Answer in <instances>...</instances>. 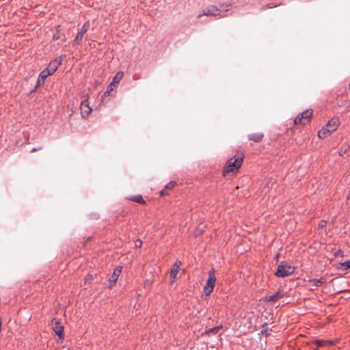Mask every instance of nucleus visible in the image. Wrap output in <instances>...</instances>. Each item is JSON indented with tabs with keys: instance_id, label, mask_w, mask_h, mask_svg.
<instances>
[{
	"instance_id": "1",
	"label": "nucleus",
	"mask_w": 350,
	"mask_h": 350,
	"mask_svg": "<svg viewBox=\"0 0 350 350\" xmlns=\"http://www.w3.org/2000/svg\"><path fill=\"white\" fill-rule=\"evenodd\" d=\"M340 122L338 118H332L327 124L323 126L318 133V136L321 139H325L332 133L335 131L339 126Z\"/></svg>"
},
{
	"instance_id": "2",
	"label": "nucleus",
	"mask_w": 350,
	"mask_h": 350,
	"mask_svg": "<svg viewBox=\"0 0 350 350\" xmlns=\"http://www.w3.org/2000/svg\"><path fill=\"white\" fill-rule=\"evenodd\" d=\"M243 158L237 157L233 160V159H230L227 162V165L224 170V175L225 176L226 173H229L233 172L234 170H237L242 164Z\"/></svg>"
},
{
	"instance_id": "3",
	"label": "nucleus",
	"mask_w": 350,
	"mask_h": 350,
	"mask_svg": "<svg viewBox=\"0 0 350 350\" xmlns=\"http://www.w3.org/2000/svg\"><path fill=\"white\" fill-rule=\"evenodd\" d=\"M216 281V277L215 275V269H211L208 271V279L206 282V284L204 288V293L206 295H209L213 291Z\"/></svg>"
},
{
	"instance_id": "4",
	"label": "nucleus",
	"mask_w": 350,
	"mask_h": 350,
	"mask_svg": "<svg viewBox=\"0 0 350 350\" xmlns=\"http://www.w3.org/2000/svg\"><path fill=\"white\" fill-rule=\"evenodd\" d=\"M295 269L294 267H292V266H290V265H286V264H284V265L281 264V265H278V269H277L275 275L277 277L284 278V277L288 276V275H291L292 273H293L295 271Z\"/></svg>"
},
{
	"instance_id": "5",
	"label": "nucleus",
	"mask_w": 350,
	"mask_h": 350,
	"mask_svg": "<svg viewBox=\"0 0 350 350\" xmlns=\"http://www.w3.org/2000/svg\"><path fill=\"white\" fill-rule=\"evenodd\" d=\"M313 114L312 109H307L302 112L301 114H299L297 118L294 120L295 124H306L310 122V118H312Z\"/></svg>"
},
{
	"instance_id": "6",
	"label": "nucleus",
	"mask_w": 350,
	"mask_h": 350,
	"mask_svg": "<svg viewBox=\"0 0 350 350\" xmlns=\"http://www.w3.org/2000/svg\"><path fill=\"white\" fill-rule=\"evenodd\" d=\"M89 27H90V22L87 21L83 24L81 31L77 33L75 38L74 39V40H73L74 46L79 45L81 44V42L83 40V36L88 31Z\"/></svg>"
},
{
	"instance_id": "7",
	"label": "nucleus",
	"mask_w": 350,
	"mask_h": 350,
	"mask_svg": "<svg viewBox=\"0 0 350 350\" xmlns=\"http://www.w3.org/2000/svg\"><path fill=\"white\" fill-rule=\"evenodd\" d=\"M52 328L55 333L58 336L59 339L62 340L64 338V331L63 325L57 320L52 321Z\"/></svg>"
},
{
	"instance_id": "8",
	"label": "nucleus",
	"mask_w": 350,
	"mask_h": 350,
	"mask_svg": "<svg viewBox=\"0 0 350 350\" xmlns=\"http://www.w3.org/2000/svg\"><path fill=\"white\" fill-rule=\"evenodd\" d=\"M219 10L215 5H209L204 8L202 14H199L197 18H200L202 16H217L219 14Z\"/></svg>"
},
{
	"instance_id": "9",
	"label": "nucleus",
	"mask_w": 350,
	"mask_h": 350,
	"mask_svg": "<svg viewBox=\"0 0 350 350\" xmlns=\"http://www.w3.org/2000/svg\"><path fill=\"white\" fill-rule=\"evenodd\" d=\"M81 116L83 118H88L92 111V108L89 106L88 100H82L80 105Z\"/></svg>"
},
{
	"instance_id": "10",
	"label": "nucleus",
	"mask_w": 350,
	"mask_h": 350,
	"mask_svg": "<svg viewBox=\"0 0 350 350\" xmlns=\"http://www.w3.org/2000/svg\"><path fill=\"white\" fill-rule=\"evenodd\" d=\"M181 265H182V262L180 260H176V262L174 263L173 268L172 269V270L170 271V274L171 284H173L174 282V281L176 278V276L179 272L180 267Z\"/></svg>"
},
{
	"instance_id": "11",
	"label": "nucleus",
	"mask_w": 350,
	"mask_h": 350,
	"mask_svg": "<svg viewBox=\"0 0 350 350\" xmlns=\"http://www.w3.org/2000/svg\"><path fill=\"white\" fill-rule=\"evenodd\" d=\"M122 267L120 266L117 267L112 273V275L109 278V282L110 283L109 287H112L118 280V278L122 272Z\"/></svg>"
},
{
	"instance_id": "12",
	"label": "nucleus",
	"mask_w": 350,
	"mask_h": 350,
	"mask_svg": "<svg viewBox=\"0 0 350 350\" xmlns=\"http://www.w3.org/2000/svg\"><path fill=\"white\" fill-rule=\"evenodd\" d=\"M285 296V293L281 291H278L274 295L265 298L267 302H275Z\"/></svg>"
},
{
	"instance_id": "13",
	"label": "nucleus",
	"mask_w": 350,
	"mask_h": 350,
	"mask_svg": "<svg viewBox=\"0 0 350 350\" xmlns=\"http://www.w3.org/2000/svg\"><path fill=\"white\" fill-rule=\"evenodd\" d=\"M63 57L59 56L57 57L56 59H53L49 64V66L53 69V71L56 72L58 67L62 64V63Z\"/></svg>"
},
{
	"instance_id": "14",
	"label": "nucleus",
	"mask_w": 350,
	"mask_h": 350,
	"mask_svg": "<svg viewBox=\"0 0 350 350\" xmlns=\"http://www.w3.org/2000/svg\"><path fill=\"white\" fill-rule=\"evenodd\" d=\"M264 135L261 133H253L248 135L250 140L254 141V142H260L262 140Z\"/></svg>"
},
{
	"instance_id": "15",
	"label": "nucleus",
	"mask_w": 350,
	"mask_h": 350,
	"mask_svg": "<svg viewBox=\"0 0 350 350\" xmlns=\"http://www.w3.org/2000/svg\"><path fill=\"white\" fill-rule=\"evenodd\" d=\"M124 75L123 72L119 71L114 76L112 82L110 83V86H117L119 82L121 81Z\"/></svg>"
},
{
	"instance_id": "16",
	"label": "nucleus",
	"mask_w": 350,
	"mask_h": 350,
	"mask_svg": "<svg viewBox=\"0 0 350 350\" xmlns=\"http://www.w3.org/2000/svg\"><path fill=\"white\" fill-rule=\"evenodd\" d=\"M127 199L130 201L135 202L139 204H144L146 201L143 199L141 195L133 196L128 197Z\"/></svg>"
},
{
	"instance_id": "17",
	"label": "nucleus",
	"mask_w": 350,
	"mask_h": 350,
	"mask_svg": "<svg viewBox=\"0 0 350 350\" xmlns=\"http://www.w3.org/2000/svg\"><path fill=\"white\" fill-rule=\"evenodd\" d=\"M309 282L312 286L319 287L325 282V280L323 278L312 279L309 281Z\"/></svg>"
},
{
	"instance_id": "18",
	"label": "nucleus",
	"mask_w": 350,
	"mask_h": 350,
	"mask_svg": "<svg viewBox=\"0 0 350 350\" xmlns=\"http://www.w3.org/2000/svg\"><path fill=\"white\" fill-rule=\"evenodd\" d=\"M222 328V325H219L214 327L213 328L209 329L208 330H206L205 332L202 333V335L204 334H217L218 332Z\"/></svg>"
},
{
	"instance_id": "19",
	"label": "nucleus",
	"mask_w": 350,
	"mask_h": 350,
	"mask_svg": "<svg viewBox=\"0 0 350 350\" xmlns=\"http://www.w3.org/2000/svg\"><path fill=\"white\" fill-rule=\"evenodd\" d=\"M176 185V183L174 182V181H171L169 183H167L165 186V189H163L161 191V196H165V195H167V193L166 192V189H171L172 188H174Z\"/></svg>"
},
{
	"instance_id": "20",
	"label": "nucleus",
	"mask_w": 350,
	"mask_h": 350,
	"mask_svg": "<svg viewBox=\"0 0 350 350\" xmlns=\"http://www.w3.org/2000/svg\"><path fill=\"white\" fill-rule=\"evenodd\" d=\"M316 344L319 346V347H321V346H323L324 345H332V342L331 341H329V340H316Z\"/></svg>"
},
{
	"instance_id": "21",
	"label": "nucleus",
	"mask_w": 350,
	"mask_h": 350,
	"mask_svg": "<svg viewBox=\"0 0 350 350\" xmlns=\"http://www.w3.org/2000/svg\"><path fill=\"white\" fill-rule=\"evenodd\" d=\"M50 76L49 72H46V70L44 69L43 70L39 75V77L40 78H42V79H44L45 81V79H46L47 77Z\"/></svg>"
},
{
	"instance_id": "22",
	"label": "nucleus",
	"mask_w": 350,
	"mask_h": 350,
	"mask_svg": "<svg viewBox=\"0 0 350 350\" xmlns=\"http://www.w3.org/2000/svg\"><path fill=\"white\" fill-rule=\"evenodd\" d=\"M44 83V80L42 79V78H40V77H38V80H37L36 87L43 85Z\"/></svg>"
},
{
	"instance_id": "23",
	"label": "nucleus",
	"mask_w": 350,
	"mask_h": 350,
	"mask_svg": "<svg viewBox=\"0 0 350 350\" xmlns=\"http://www.w3.org/2000/svg\"><path fill=\"white\" fill-rule=\"evenodd\" d=\"M342 266L345 269H347L350 268V261H345L342 264Z\"/></svg>"
},
{
	"instance_id": "24",
	"label": "nucleus",
	"mask_w": 350,
	"mask_h": 350,
	"mask_svg": "<svg viewBox=\"0 0 350 350\" xmlns=\"http://www.w3.org/2000/svg\"><path fill=\"white\" fill-rule=\"evenodd\" d=\"M45 70H46V72H49V75H52L53 73L55 72L49 66H47V68H45Z\"/></svg>"
},
{
	"instance_id": "25",
	"label": "nucleus",
	"mask_w": 350,
	"mask_h": 350,
	"mask_svg": "<svg viewBox=\"0 0 350 350\" xmlns=\"http://www.w3.org/2000/svg\"><path fill=\"white\" fill-rule=\"evenodd\" d=\"M325 226H326V221L324 220L321 221L320 223L319 224V227L320 228H323L324 227H325Z\"/></svg>"
},
{
	"instance_id": "26",
	"label": "nucleus",
	"mask_w": 350,
	"mask_h": 350,
	"mask_svg": "<svg viewBox=\"0 0 350 350\" xmlns=\"http://www.w3.org/2000/svg\"><path fill=\"white\" fill-rule=\"evenodd\" d=\"M92 278H92V275H91V274L88 275L86 276V278H85V283L90 282L92 280Z\"/></svg>"
},
{
	"instance_id": "27",
	"label": "nucleus",
	"mask_w": 350,
	"mask_h": 350,
	"mask_svg": "<svg viewBox=\"0 0 350 350\" xmlns=\"http://www.w3.org/2000/svg\"><path fill=\"white\" fill-rule=\"evenodd\" d=\"M53 38L55 40H57L59 39V33L57 32L56 33H54L53 36Z\"/></svg>"
},
{
	"instance_id": "28",
	"label": "nucleus",
	"mask_w": 350,
	"mask_h": 350,
	"mask_svg": "<svg viewBox=\"0 0 350 350\" xmlns=\"http://www.w3.org/2000/svg\"><path fill=\"white\" fill-rule=\"evenodd\" d=\"M277 5L276 4H274V3H269L267 7L269 8H275L276 7Z\"/></svg>"
},
{
	"instance_id": "29",
	"label": "nucleus",
	"mask_w": 350,
	"mask_h": 350,
	"mask_svg": "<svg viewBox=\"0 0 350 350\" xmlns=\"http://www.w3.org/2000/svg\"><path fill=\"white\" fill-rule=\"evenodd\" d=\"M41 149H42V147H39L38 148H33L31 149V152H36L37 150H41Z\"/></svg>"
},
{
	"instance_id": "30",
	"label": "nucleus",
	"mask_w": 350,
	"mask_h": 350,
	"mask_svg": "<svg viewBox=\"0 0 350 350\" xmlns=\"http://www.w3.org/2000/svg\"><path fill=\"white\" fill-rule=\"evenodd\" d=\"M135 246H136V247H140L142 246V242H141V241H139V243H136V244H135Z\"/></svg>"
},
{
	"instance_id": "31",
	"label": "nucleus",
	"mask_w": 350,
	"mask_h": 350,
	"mask_svg": "<svg viewBox=\"0 0 350 350\" xmlns=\"http://www.w3.org/2000/svg\"><path fill=\"white\" fill-rule=\"evenodd\" d=\"M135 246H136V247H140L142 246V242H141V241H139V243H136V244H135Z\"/></svg>"
},
{
	"instance_id": "32",
	"label": "nucleus",
	"mask_w": 350,
	"mask_h": 350,
	"mask_svg": "<svg viewBox=\"0 0 350 350\" xmlns=\"http://www.w3.org/2000/svg\"><path fill=\"white\" fill-rule=\"evenodd\" d=\"M273 184H274V183H273L271 186H269V184H267V187L272 188L273 187Z\"/></svg>"
}]
</instances>
